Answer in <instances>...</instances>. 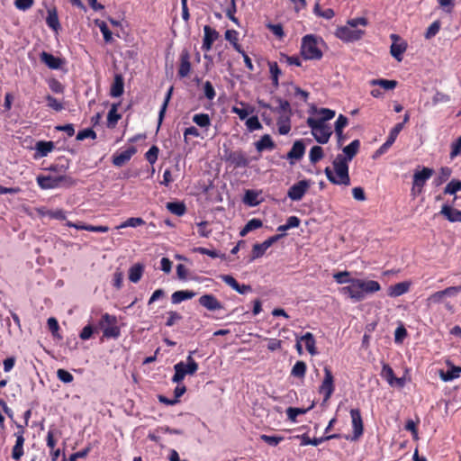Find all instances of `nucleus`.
<instances>
[{
	"label": "nucleus",
	"instance_id": "nucleus-1",
	"mask_svg": "<svg viewBox=\"0 0 461 461\" xmlns=\"http://www.w3.org/2000/svg\"><path fill=\"white\" fill-rule=\"evenodd\" d=\"M368 25V20L365 17L349 19L346 25L339 26L336 29L335 36L344 42H354L361 40L365 35V31L358 29V26L366 27Z\"/></svg>",
	"mask_w": 461,
	"mask_h": 461
},
{
	"label": "nucleus",
	"instance_id": "nucleus-2",
	"mask_svg": "<svg viewBox=\"0 0 461 461\" xmlns=\"http://www.w3.org/2000/svg\"><path fill=\"white\" fill-rule=\"evenodd\" d=\"M324 173L330 182L334 185H349L348 164L344 162L341 154L337 155L333 160V169L327 167Z\"/></svg>",
	"mask_w": 461,
	"mask_h": 461
},
{
	"label": "nucleus",
	"instance_id": "nucleus-3",
	"mask_svg": "<svg viewBox=\"0 0 461 461\" xmlns=\"http://www.w3.org/2000/svg\"><path fill=\"white\" fill-rule=\"evenodd\" d=\"M321 45H323L321 38L307 34L302 39L301 54L305 59H321L322 57Z\"/></svg>",
	"mask_w": 461,
	"mask_h": 461
},
{
	"label": "nucleus",
	"instance_id": "nucleus-4",
	"mask_svg": "<svg viewBox=\"0 0 461 461\" xmlns=\"http://www.w3.org/2000/svg\"><path fill=\"white\" fill-rule=\"evenodd\" d=\"M307 124L312 130V134L319 143L325 144L329 141L332 131L331 128L323 120H316L310 117L307 119Z\"/></svg>",
	"mask_w": 461,
	"mask_h": 461
},
{
	"label": "nucleus",
	"instance_id": "nucleus-5",
	"mask_svg": "<svg viewBox=\"0 0 461 461\" xmlns=\"http://www.w3.org/2000/svg\"><path fill=\"white\" fill-rule=\"evenodd\" d=\"M194 353V351L190 352L186 358V363L181 361L174 366L175 375L172 377L173 383L179 384L186 375H194L197 371L198 364L192 357Z\"/></svg>",
	"mask_w": 461,
	"mask_h": 461
},
{
	"label": "nucleus",
	"instance_id": "nucleus-6",
	"mask_svg": "<svg viewBox=\"0 0 461 461\" xmlns=\"http://www.w3.org/2000/svg\"><path fill=\"white\" fill-rule=\"evenodd\" d=\"M36 180L39 186L44 190L55 189L61 185L70 186L75 184V181L67 176H38Z\"/></svg>",
	"mask_w": 461,
	"mask_h": 461
},
{
	"label": "nucleus",
	"instance_id": "nucleus-7",
	"mask_svg": "<svg viewBox=\"0 0 461 461\" xmlns=\"http://www.w3.org/2000/svg\"><path fill=\"white\" fill-rule=\"evenodd\" d=\"M98 326L103 330V336L107 339H117L121 330L117 325V318L114 315L104 313L98 322Z\"/></svg>",
	"mask_w": 461,
	"mask_h": 461
},
{
	"label": "nucleus",
	"instance_id": "nucleus-8",
	"mask_svg": "<svg viewBox=\"0 0 461 461\" xmlns=\"http://www.w3.org/2000/svg\"><path fill=\"white\" fill-rule=\"evenodd\" d=\"M461 293V286H449L442 291L433 293L426 299L427 307L443 303L446 297H453Z\"/></svg>",
	"mask_w": 461,
	"mask_h": 461
},
{
	"label": "nucleus",
	"instance_id": "nucleus-9",
	"mask_svg": "<svg viewBox=\"0 0 461 461\" xmlns=\"http://www.w3.org/2000/svg\"><path fill=\"white\" fill-rule=\"evenodd\" d=\"M311 186L310 180H301L294 184L287 192V196L292 201H300Z\"/></svg>",
	"mask_w": 461,
	"mask_h": 461
},
{
	"label": "nucleus",
	"instance_id": "nucleus-10",
	"mask_svg": "<svg viewBox=\"0 0 461 461\" xmlns=\"http://www.w3.org/2000/svg\"><path fill=\"white\" fill-rule=\"evenodd\" d=\"M334 392V379L330 369L324 367V378L320 386V393L324 396V401H328Z\"/></svg>",
	"mask_w": 461,
	"mask_h": 461
},
{
	"label": "nucleus",
	"instance_id": "nucleus-11",
	"mask_svg": "<svg viewBox=\"0 0 461 461\" xmlns=\"http://www.w3.org/2000/svg\"><path fill=\"white\" fill-rule=\"evenodd\" d=\"M359 288L358 278H355L348 285L341 287L339 293L348 296L354 302H361L363 301V294Z\"/></svg>",
	"mask_w": 461,
	"mask_h": 461
},
{
	"label": "nucleus",
	"instance_id": "nucleus-12",
	"mask_svg": "<svg viewBox=\"0 0 461 461\" xmlns=\"http://www.w3.org/2000/svg\"><path fill=\"white\" fill-rule=\"evenodd\" d=\"M281 237H282V235H275V236H272V237L268 238L267 240H266L262 243H256V244H254L253 248H252L251 260H254V259H257V258L262 257L265 254V252L275 242H276Z\"/></svg>",
	"mask_w": 461,
	"mask_h": 461
},
{
	"label": "nucleus",
	"instance_id": "nucleus-13",
	"mask_svg": "<svg viewBox=\"0 0 461 461\" xmlns=\"http://www.w3.org/2000/svg\"><path fill=\"white\" fill-rule=\"evenodd\" d=\"M18 431L14 434L16 438L15 444L12 450V457L14 460H19L23 456V444H24V429L22 425H17Z\"/></svg>",
	"mask_w": 461,
	"mask_h": 461
},
{
	"label": "nucleus",
	"instance_id": "nucleus-14",
	"mask_svg": "<svg viewBox=\"0 0 461 461\" xmlns=\"http://www.w3.org/2000/svg\"><path fill=\"white\" fill-rule=\"evenodd\" d=\"M391 39L393 41L391 45L390 53L398 61L402 60V54L405 52L407 44L404 41H400V37L396 34H392Z\"/></svg>",
	"mask_w": 461,
	"mask_h": 461
},
{
	"label": "nucleus",
	"instance_id": "nucleus-15",
	"mask_svg": "<svg viewBox=\"0 0 461 461\" xmlns=\"http://www.w3.org/2000/svg\"><path fill=\"white\" fill-rule=\"evenodd\" d=\"M220 34L215 30L211 28L209 25L203 27V40L202 50L204 51L211 50L213 42L219 38Z\"/></svg>",
	"mask_w": 461,
	"mask_h": 461
},
{
	"label": "nucleus",
	"instance_id": "nucleus-16",
	"mask_svg": "<svg viewBox=\"0 0 461 461\" xmlns=\"http://www.w3.org/2000/svg\"><path fill=\"white\" fill-rule=\"evenodd\" d=\"M200 305L211 312L221 310L222 303L212 294H207L202 295L198 300Z\"/></svg>",
	"mask_w": 461,
	"mask_h": 461
},
{
	"label": "nucleus",
	"instance_id": "nucleus-17",
	"mask_svg": "<svg viewBox=\"0 0 461 461\" xmlns=\"http://www.w3.org/2000/svg\"><path fill=\"white\" fill-rule=\"evenodd\" d=\"M403 128V123H397L391 130L386 141L376 150V155H382L387 151V149L393 144L397 136Z\"/></svg>",
	"mask_w": 461,
	"mask_h": 461
},
{
	"label": "nucleus",
	"instance_id": "nucleus-18",
	"mask_svg": "<svg viewBox=\"0 0 461 461\" xmlns=\"http://www.w3.org/2000/svg\"><path fill=\"white\" fill-rule=\"evenodd\" d=\"M353 428V438L357 439L363 434V420L358 409H352L350 411Z\"/></svg>",
	"mask_w": 461,
	"mask_h": 461
},
{
	"label": "nucleus",
	"instance_id": "nucleus-19",
	"mask_svg": "<svg viewBox=\"0 0 461 461\" xmlns=\"http://www.w3.org/2000/svg\"><path fill=\"white\" fill-rule=\"evenodd\" d=\"M305 152V146L303 140H296L290 151L286 155V158L290 161V164H294L295 161L300 160Z\"/></svg>",
	"mask_w": 461,
	"mask_h": 461
},
{
	"label": "nucleus",
	"instance_id": "nucleus-20",
	"mask_svg": "<svg viewBox=\"0 0 461 461\" xmlns=\"http://www.w3.org/2000/svg\"><path fill=\"white\" fill-rule=\"evenodd\" d=\"M358 285H360V292L363 294V300L369 294H374L375 292L380 291L381 285L377 281L374 280H363L358 279Z\"/></svg>",
	"mask_w": 461,
	"mask_h": 461
},
{
	"label": "nucleus",
	"instance_id": "nucleus-21",
	"mask_svg": "<svg viewBox=\"0 0 461 461\" xmlns=\"http://www.w3.org/2000/svg\"><path fill=\"white\" fill-rule=\"evenodd\" d=\"M55 148V144L52 141H44L40 140L35 144L36 153L34 154V158H41L48 156Z\"/></svg>",
	"mask_w": 461,
	"mask_h": 461
},
{
	"label": "nucleus",
	"instance_id": "nucleus-22",
	"mask_svg": "<svg viewBox=\"0 0 461 461\" xmlns=\"http://www.w3.org/2000/svg\"><path fill=\"white\" fill-rule=\"evenodd\" d=\"M137 152V149L133 146L128 148L122 152L116 154L113 158V163L116 167L123 166L127 161H129L131 157Z\"/></svg>",
	"mask_w": 461,
	"mask_h": 461
},
{
	"label": "nucleus",
	"instance_id": "nucleus-23",
	"mask_svg": "<svg viewBox=\"0 0 461 461\" xmlns=\"http://www.w3.org/2000/svg\"><path fill=\"white\" fill-rule=\"evenodd\" d=\"M41 62H43L50 69H59L63 61L61 59L53 56L52 54L42 51L40 55Z\"/></svg>",
	"mask_w": 461,
	"mask_h": 461
},
{
	"label": "nucleus",
	"instance_id": "nucleus-24",
	"mask_svg": "<svg viewBox=\"0 0 461 461\" xmlns=\"http://www.w3.org/2000/svg\"><path fill=\"white\" fill-rule=\"evenodd\" d=\"M360 147V141L358 140H354L348 146L343 148L342 158H344V162L348 163L352 160V158L357 155Z\"/></svg>",
	"mask_w": 461,
	"mask_h": 461
},
{
	"label": "nucleus",
	"instance_id": "nucleus-25",
	"mask_svg": "<svg viewBox=\"0 0 461 461\" xmlns=\"http://www.w3.org/2000/svg\"><path fill=\"white\" fill-rule=\"evenodd\" d=\"M433 173V169L429 167H423L420 171L417 170L413 174L412 183H414L415 185L424 186L425 183L432 176Z\"/></svg>",
	"mask_w": 461,
	"mask_h": 461
},
{
	"label": "nucleus",
	"instance_id": "nucleus-26",
	"mask_svg": "<svg viewBox=\"0 0 461 461\" xmlns=\"http://www.w3.org/2000/svg\"><path fill=\"white\" fill-rule=\"evenodd\" d=\"M411 284L409 282H401L394 285H391L388 289V295L390 297H398L406 294L410 289Z\"/></svg>",
	"mask_w": 461,
	"mask_h": 461
},
{
	"label": "nucleus",
	"instance_id": "nucleus-27",
	"mask_svg": "<svg viewBox=\"0 0 461 461\" xmlns=\"http://www.w3.org/2000/svg\"><path fill=\"white\" fill-rule=\"evenodd\" d=\"M440 213L443 214L451 222H456V221L461 222V211H459L457 209H454V208L445 204L442 206Z\"/></svg>",
	"mask_w": 461,
	"mask_h": 461
},
{
	"label": "nucleus",
	"instance_id": "nucleus-28",
	"mask_svg": "<svg viewBox=\"0 0 461 461\" xmlns=\"http://www.w3.org/2000/svg\"><path fill=\"white\" fill-rule=\"evenodd\" d=\"M461 367L451 366L447 371L439 370L438 375L444 382H450L460 376Z\"/></svg>",
	"mask_w": 461,
	"mask_h": 461
},
{
	"label": "nucleus",
	"instance_id": "nucleus-29",
	"mask_svg": "<svg viewBox=\"0 0 461 461\" xmlns=\"http://www.w3.org/2000/svg\"><path fill=\"white\" fill-rule=\"evenodd\" d=\"M188 52H183L180 58V67L178 69V75L180 77H185L191 71V63Z\"/></svg>",
	"mask_w": 461,
	"mask_h": 461
},
{
	"label": "nucleus",
	"instance_id": "nucleus-30",
	"mask_svg": "<svg viewBox=\"0 0 461 461\" xmlns=\"http://www.w3.org/2000/svg\"><path fill=\"white\" fill-rule=\"evenodd\" d=\"M196 295V293L189 290H180L172 294L171 301L174 304H178L183 301L192 299Z\"/></svg>",
	"mask_w": 461,
	"mask_h": 461
},
{
	"label": "nucleus",
	"instance_id": "nucleus-31",
	"mask_svg": "<svg viewBox=\"0 0 461 461\" xmlns=\"http://www.w3.org/2000/svg\"><path fill=\"white\" fill-rule=\"evenodd\" d=\"M300 340L303 341L305 344L306 350L310 355L315 356L318 354L316 348V341L313 335L311 332H306L303 336L300 338Z\"/></svg>",
	"mask_w": 461,
	"mask_h": 461
},
{
	"label": "nucleus",
	"instance_id": "nucleus-32",
	"mask_svg": "<svg viewBox=\"0 0 461 461\" xmlns=\"http://www.w3.org/2000/svg\"><path fill=\"white\" fill-rule=\"evenodd\" d=\"M123 79L121 75H116L111 87L110 95L113 97H119L123 94Z\"/></svg>",
	"mask_w": 461,
	"mask_h": 461
},
{
	"label": "nucleus",
	"instance_id": "nucleus-33",
	"mask_svg": "<svg viewBox=\"0 0 461 461\" xmlns=\"http://www.w3.org/2000/svg\"><path fill=\"white\" fill-rule=\"evenodd\" d=\"M256 149L258 152L265 149H272L275 147L274 141L268 134L261 137L259 140L255 143Z\"/></svg>",
	"mask_w": 461,
	"mask_h": 461
},
{
	"label": "nucleus",
	"instance_id": "nucleus-34",
	"mask_svg": "<svg viewBox=\"0 0 461 461\" xmlns=\"http://www.w3.org/2000/svg\"><path fill=\"white\" fill-rule=\"evenodd\" d=\"M118 104H113L107 115V127L114 128L118 121L121 119V114L118 113Z\"/></svg>",
	"mask_w": 461,
	"mask_h": 461
},
{
	"label": "nucleus",
	"instance_id": "nucleus-35",
	"mask_svg": "<svg viewBox=\"0 0 461 461\" xmlns=\"http://www.w3.org/2000/svg\"><path fill=\"white\" fill-rule=\"evenodd\" d=\"M230 160L236 167H246L249 164L246 155L241 151L231 153L230 155Z\"/></svg>",
	"mask_w": 461,
	"mask_h": 461
},
{
	"label": "nucleus",
	"instance_id": "nucleus-36",
	"mask_svg": "<svg viewBox=\"0 0 461 461\" xmlns=\"http://www.w3.org/2000/svg\"><path fill=\"white\" fill-rule=\"evenodd\" d=\"M144 267L140 264L133 265L129 270V279L132 283H138L143 274Z\"/></svg>",
	"mask_w": 461,
	"mask_h": 461
},
{
	"label": "nucleus",
	"instance_id": "nucleus-37",
	"mask_svg": "<svg viewBox=\"0 0 461 461\" xmlns=\"http://www.w3.org/2000/svg\"><path fill=\"white\" fill-rule=\"evenodd\" d=\"M263 222L261 220L253 218L249 220L247 224L244 226V228L240 231V235L241 237L246 236L249 231H252L254 230L259 229L262 227Z\"/></svg>",
	"mask_w": 461,
	"mask_h": 461
},
{
	"label": "nucleus",
	"instance_id": "nucleus-38",
	"mask_svg": "<svg viewBox=\"0 0 461 461\" xmlns=\"http://www.w3.org/2000/svg\"><path fill=\"white\" fill-rule=\"evenodd\" d=\"M278 132L281 135L287 134L291 130L290 119L288 115H282L277 120Z\"/></svg>",
	"mask_w": 461,
	"mask_h": 461
},
{
	"label": "nucleus",
	"instance_id": "nucleus-39",
	"mask_svg": "<svg viewBox=\"0 0 461 461\" xmlns=\"http://www.w3.org/2000/svg\"><path fill=\"white\" fill-rule=\"evenodd\" d=\"M451 174H452V170L449 167H441L438 175L433 180L434 185L436 186L441 185L443 183H445L450 177Z\"/></svg>",
	"mask_w": 461,
	"mask_h": 461
},
{
	"label": "nucleus",
	"instance_id": "nucleus-40",
	"mask_svg": "<svg viewBox=\"0 0 461 461\" xmlns=\"http://www.w3.org/2000/svg\"><path fill=\"white\" fill-rule=\"evenodd\" d=\"M167 209L173 214L182 216L185 212V205L183 203L171 202L167 203Z\"/></svg>",
	"mask_w": 461,
	"mask_h": 461
},
{
	"label": "nucleus",
	"instance_id": "nucleus-41",
	"mask_svg": "<svg viewBox=\"0 0 461 461\" xmlns=\"http://www.w3.org/2000/svg\"><path fill=\"white\" fill-rule=\"evenodd\" d=\"M193 122L201 128H208L211 125V119L207 113L194 114Z\"/></svg>",
	"mask_w": 461,
	"mask_h": 461
},
{
	"label": "nucleus",
	"instance_id": "nucleus-42",
	"mask_svg": "<svg viewBox=\"0 0 461 461\" xmlns=\"http://www.w3.org/2000/svg\"><path fill=\"white\" fill-rule=\"evenodd\" d=\"M46 23L50 28H51L54 31H58L59 28V17L57 14L56 10H49L48 11V16L46 19Z\"/></svg>",
	"mask_w": 461,
	"mask_h": 461
},
{
	"label": "nucleus",
	"instance_id": "nucleus-43",
	"mask_svg": "<svg viewBox=\"0 0 461 461\" xmlns=\"http://www.w3.org/2000/svg\"><path fill=\"white\" fill-rule=\"evenodd\" d=\"M95 24L98 26L101 32L103 33L104 41L106 43L112 42L113 41V34H112L111 31L109 30L107 24L104 22L99 21V20L95 21Z\"/></svg>",
	"mask_w": 461,
	"mask_h": 461
},
{
	"label": "nucleus",
	"instance_id": "nucleus-44",
	"mask_svg": "<svg viewBox=\"0 0 461 461\" xmlns=\"http://www.w3.org/2000/svg\"><path fill=\"white\" fill-rule=\"evenodd\" d=\"M316 114L318 115V117H315L316 120H323V122H326V121L331 120L336 113L334 110L329 108H321L316 110Z\"/></svg>",
	"mask_w": 461,
	"mask_h": 461
},
{
	"label": "nucleus",
	"instance_id": "nucleus-45",
	"mask_svg": "<svg viewBox=\"0 0 461 461\" xmlns=\"http://www.w3.org/2000/svg\"><path fill=\"white\" fill-rule=\"evenodd\" d=\"M370 84L372 86H379L385 90H392L396 86L397 82L394 80L387 79H373L370 81Z\"/></svg>",
	"mask_w": 461,
	"mask_h": 461
},
{
	"label": "nucleus",
	"instance_id": "nucleus-46",
	"mask_svg": "<svg viewBox=\"0 0 461 461\" xmlns=\"http://www.w3.org/2000/svg\"><path fill=\"white\" fill-rule=\"evenodd\" d=\"M306 373V364L303 361H297L292 368L291 375L294 377H303Z\"/></svg>",
	"mask_w": 461,
	"mask_h": 461
},
{
	"label": "nucleus",
	"instance_id": "nucleus-47",
	"mask_svg": "<svg viewBox=\"0 0 461 461\" xmlns=\"http://www.w3.org/2000/svg\"><path fill=\"white\" fill-rule=\"evenodd\" d=\"M310 409L289 407L286 409V415L291 421L295 422L298 415L305 414Z\"/></svg>",
	"mask_w": 461,
	"mask_h": 461
},
{
	"label": "nucleus",
	"instance_id": "nucleus-48",
	"mask_svg": "<svg viewBox=\"0 0 461 461\" xmlns=\"http://www.w3.org/2000/svg\"><path fill=\"white\" fill-rule=\"evenodd\" d=\"M323 158V149L320 146H313L309 153L311 163L315 164Z\"/></svg>",
	"mask_w": 461,
	"mask_h": 461
},
{
	"label": "nucleus",
	"instance_id": "nucleus-49",
	"mask_svg": "<svg viewBox=\"0 0 461 461\" xmlns=\"http://www.w3.org/2000/svg\"><path fill=\"white\" fill-rule=\"evenodd\" d=\"M348 118L342 114H339L335 122V132L339 139L342 137L343 129L348 125Z\"/></svg>",
	"mask_w": 461,
	"mask_h": 461
},
{
	"label": "nucleus",
	"instance_id": "nucleus-50",
	"mask_svg": "<svg viewBox=\"0 0 461 461\" xmlns=\"http://www.w3.org/2000/svg\"><path fill=\"white\" fill-rule=\"evenodd\" d=\"M461 190V181L458 179H452L445 187L444 193L447 194H455Z\"/></svg>",
	"mask_w": 461,
	"mask_h": 461
},
{
	"label": "nucleus",
	"instance_id": "nucleus-51",
	"mask_svg": "<svg viewBox=\"0 0 461 461\" xmlns=\"http://www.w3.org/2000/svg\"><path fill=\"white\" fill-rule=\"evenodd\" d=\"M382 376L387 381V383L391 385H394V374L393 370L388 365H384L381 372Z\"/></svg>",
	"mask_w": 461,
	"mask_h": 461
},
{
	"label": "nucleus",
	"instance_id": "nucleus-52",
	"mask_svg": "<svg viewBox=\"0 0 461 461\" xmlns=\"http://www.w3.org/2000/svg\"><path fill=\"white\" fill-rule=\"evenodd\" d=\"M334 280L340 285L349 284L355 278L350 277V273L348 271L338 272L333 275Z\"/></svg>",
	"mask_w": 461,
	"mask_h": 461
},
{
	"label": "nucleus",
	"instance_id": "nucleus-53",
	"mask_svg": "<svg viewBox=\"0 0 461 461\" xmlns=\"http://www.w3.org/2000/svg\"><path fill=\"white\" fill-rule=\"evenodd\" d=\"M440 27H441V23H440L439 21L433 22L429 26V28L427 29V31H426V32L424 34L425 39L430 40L431 38L436 36L438 34V32H439Z\"/></svg>",
	"mask_w": 461,
	"mask_h": 461
},
{
	"label": "nucleus",
	"instance_id": "nucleus-54",
	"mask_svg": "<svg viewBox=\"0 0 461 461\" xmlns=\"http://www.w3.org/2000/svg\"><path fill=\"white\" fill-rule=\"evenodd\" d=\"M45 98H46L47 105L49 108H50L56 112H59V111L63 110V108H64L63 104L60 101H59L57 98L53 97L50 95H48Z\"/></svg>",
	"mask_w": 461,
	"mask_h": 461
},
{
	"label": "nucleus",
	"instance_id": "nucleus-55",
	"mask_svg": "<svg viewBox=\"0 0 461 461\" xmlns=\"http://www.w3.org/2000/svg\"><path fill=\"white\" fill-rule=\"evenodd\" d=\"M269 72L271 74V78L273 81V85L275 86H278V76L281 74V70L276 62H269Z\"/></svg>",
	"mask_w": 461,
	"mask_h": 461
},
{
	"label": "nucleus",
	"instance_id": "nucleus-56",
	"mask_svg": "<svg viewBox=\"0 0 461 461\" xmlns=\"http://www.w3.org/2000/svg\"><path fill=\"white\" fill-rule=\"evenodd\" d=\"M260 439L268 444L269 446L276 447L281 441L284 440V437L281 436H269L266 434L260 435Z\"/></svg>",
	"mask_w": 461,
	"mask_h": 461
},
{
	"label": "nucleus",
	"instance_id": "nucleus-57",
	"mask_svg": "<svg viewBox=\"0 0 461 461\" xmlns=\"http://www.w3.org/2000/svg\"><path fill=\"white\" fill-rule=\"evenodd\" d=\"M243 201L246 204L250 206L257 205L258 203V194L252 190H247Z\"/></svg>",
	"mask_w": 461,
	"mask_h": 461
},
{
	"label": "nucleus",
	"instance_id": "nucleus-58",
	"mask_svg": "<svg viewBox=\"0 0 461 461\" xmlns=\"http://www.w3.org/2000/svg\"><path fill=\"white\" fill-rule=\"evenodd\" d=\"M50 89L55 94H62L64 92V86L57 79L51 78L48 81Z\"/></svg>",
	"mask_w": 461,
	"mask_h": 461
},
{
	"label": "nucleus",
	"instance_id": "nucleus-59",
	"mask_svg": "<svg viewBox=\"0 0 461 461\" xmlns=\"http://www.w3.org/2000/svg\"><path fill=\"white\" fill-rule=\"evenodd\" d=\"M451 151H450V158L453 159L456 157L461 155V135L457 138L456 140L451 143Z\"/></svg>",
	"mask_w": 461,
	"mask_h": 461
},
{
	"label": "nucleus",
	"instance_id": "nucleus-60",
	"mask_svg": "<svg viewBox=\"0 0 461 461\" xmlns=\"http://www.w3.org/2000/svg\"><path fill=\"white\" fill-rule=\"evenodd\" d=\"M57 376L61 382L65 384H69L74 379L73 375L68 371L61 368L58 369Z\"/></svg>",
	"mask_w": 461,
	"mask_h": 461
},
{
	"label": "nucleus",
	"instance_id": "nucleus-61",
	"mask_svg": "<svg viewBox=\"0 0 461 461\" xmlns=\"http://www.w3.org/2000/svg\"><path fill=\"white\" fill-rule=\"evenodd\" d=\"M246 126L250 131L259 130L262 128V125L257 116H252L247 119Z\"/></svg>",
	"mask_w": 461,
	"mask_h": 461
},
{
	"label": "nucleus",
	"instance_id": "nucleus-62",
	"mask_svg": "<svg viewBox=\"0 0 461 461\" xmlns=\"http://www.w3.org/2000/svg\"><path fill=\"white\" fill-rule=\"evenodd\" d=\"M47 217L56 220H65L66 212L62 209L46 211Z\"/></svg>",
	"mask_w": 461,
	"mask_h": 461
},
{
	"label": "nucleus",
	"instance_id": "nucleus-63",
	"mask_svg": "<svg viewBox=\"0 0 461 461\" xmlns=\"http://www.w3.org/2000/svg\"><path fill=\"white\" fill-rule=\"evenodd\" d=\"M267 27L278 39H283L284 38L285 32H284V30H283V26L280 23H277V24L268 23V24H267Z\"/></svg>",
	"mask_w": 461,
	"mask_h": 461
},
{
	"label": "nucleus",
	"instance_id": "nucleus-64",
	"mask_svg": "<svg viewBox=\"0 0 461 461\" xmlns=\"http://www.w3.org/2000/svg\"><path fill=\"white\" fill-rule=\"evenodd\" d=\"M158 151L159 150L157 146H152L145 154L146 159L150 164H154L158 159Z\"/></svg>",
	"mask_w": 461,
	"mask_h": 461
}]
</instances>
